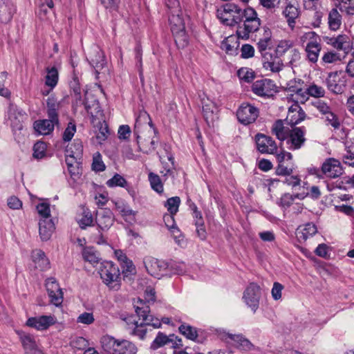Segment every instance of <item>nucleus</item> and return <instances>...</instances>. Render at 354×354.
Masks as SVG:
<instances>
[{
    "instance_id": "52",
    "label": "nucleus",
    "mask_w": 354,
    "mask_h": 354,
    "mask_svg": "<svg viewBox=\"0 0 354 354\" xmlns=\"http://www.w3.org/2000/svg\"><path fill=\"white\" fill-rule=\"evenodd\" d=\"M221 337L225 340L227 343H231L234 346H240L243 342V337L241 335H233L229 333L223 332L221 335Z\"/></svg>"
},
{
    "instance_id": "19",
    "label": "nucleus",
    "mask_w": 354,
    "mask_h": 354,
    "mask_svg": "<svg viewBox=\"0 0 354 354\" xmlns=\"http://www.w3.org/2000/svg\"><path fill=\"white\" fill-rule=\"evenodd\" d=\"M260 26V19L257 17L256 11L248 7L245 8V39L246 34L253 32L259 30Z\"/></svg>"
},
{
    "instance_id": "51",
    "label": "nucleus",
    "mask_w": 354,
    "mask_h": 354,
    "mask_svg": "<svg viewBox=\"0 0 354 354\" xmlns=\"http://www.w3.org/2000/svg\"><path fill=\"white\" fill-rule=\"evenodd\" d=\"M128 185L127 181L121 175L115 174L111 179L106 181V185L109 187H126Z\"/></svg>"
},
{
    "instance_id": "34",
    "label": "nucleus",
    "mask_w": 354,
    "mask_h": 354,
    "mask_svg": "<svg viewBox=\"0 0 354 354\" xmlns=\"http://www.w3.org/2000/svg\"><path fill=\"white\" fill-rule=\"evenodd\" d=\"M83 153V145L78 140H75L71 147H67L66 149V158H71L75 160H80Z\"/></svg>"
},
{
    "instance_id": "48",
    "label": "nucleus",
    "mask_w": 354,
    "mask_h": 354,
    "mask_svg": "<svg viewBox=\"0 0 354 354\" xmlns=\"http://www.w3.org/2000/svg\"><path fill=\"white\" fill-rule=\"evenodd\" d=\"M258 49L263 58L264 53H272L271 52L266 51L268 47L271 45V32L269 30H265V37L260 39L258 42Z\"/></svg>"
},
{
    "instance_id": "63",
    "label": "nucleus",
    "mask_w": 354,
    "mask_h": 354,
    "mask_svg": "<svg viewBox=\"0 0 354 354\" xmlns=\"http://www.w3.org/2000/svg\"><path fill=\"white\" fill-rule=\"evenodd\" d=\"M337 8L348 15H354V6L351 3H338Z\"/></svg>"
},
{
    "instance_id": "18",
    "label": "nucleus",
    "mask_w": 354,
    "mask_h": 354,
    "mask_svg": "<svg viewBox=\"0 0 354 354\" xmlns=\"http://www.w3.org/2000/svg\"><path fill=\"white\" fill-rule=\"evenodd\" d=\"M26 118V114L21 109L14 104H10L8 110V118L13 129H21L22 123Z\"/></svg>"
},
{
    "instance_id": "36",
    "label": "nucleus",
    "mask_w": 354,
    "mask_h": 354,
    "mask_svg": "<svg viewBox=\"0 0 354 354\" xmlns=\"http://www.w3.org/2000/svg\"><path fill=\"white\" fill-rule=\"evenodd\" d=\"M215 110V104L212 102L203 105V117L209 126L213 124L214 120L217 118Z\"/></svg>"
},
{
    "instance_id": "38",
    "label": "nucleus",
    "mask_w": 354,
    "mask_h": 354,
    "mask_svg": "<svg viewBox=\"0 0 354 354\" xmlns=\"http://www.w3.org/2000/svg\"><path fill=\"white\" fill-rule=\"evenodd\" d=\"M174 335H170L169 337L163 334L161 332H158L156 337L151 344V348L156 350L170 342H174Z\"/></svg>"
},
{
    "instance_id": "20",
    "label": "nucleus",
    "mask_w": 354,
    "mask_h": 354,
    "mask_svg": "<svg viewBox=\"0 0 354 354\" xmlns=\"http://www.w3.org/2000/svg\"><path fill=\"white\" fill-rule=\"evenodd\" d=\"M328 89L335 94H342L346 88L344 82L342 80L338 72L330 73L326 79Z\"/></svg>"
},
{
    "instance_id": "10",
    "label": "nucleus",
    "mask_w": 354,
    "mask_h": 354,
    "mask_svg": "<svg viewBox=\"0 0 354 354\" xmlns=\"http://www.w3.org/2000/svg\"><path fill=\"white\" fill-rule=\"evenodd\" d=\"M239 39H243V29L241 26H239L236 35H232L227 37L221 43V48L227 54L236 55L239 50L241 51V57L243 58V45L239 48Z\"/></svg>"
},
{
    "instance_id": "2",
    "label": "nucleus",
    "mask_w": 354,
    "mask_h": 354,
    "mask_svg": "<svg viewBox=\"0 0 354 354\" xmlns=\"http://www.w3.org/2000/svg\"><path fill=\"white\" fill-rule=\"evenodd\" d=\"M138 303L140 305L135 306V310L137 315L142 319V322L139 324L132 316L127 317L126 321L130 328L133 327L131 334L143 339L147 333L145 326H151L155 328H158L161 326V322L159 319L150 314L149 306L146 304V302L139 299Z\"/></svg>"
},
{
    "instance_id": "35",
    "label": "nucleus",
    "mask_w": 354,
    "mask_h": 354,
    "mask_svg": "<svg viewBox=\"0 0 354 354\" xmlns=\"http://www.w3.org/2000/svg\"><path fill=\"white\" fill-rule=\"evenodd\" d=\"M288 89L293 93L290 95V99L295 102V104H304L308 99V93L307 89L305 91L301 88H296L290 86Z\"/></svg>"
},
{
    "instance_id": "12",
    "label": "nucleus",
    "mask_w": 354,
    "mask_h": 354,
    "mask_svg": "<svg viewBox=\"0 0 354 354\" xmlns=\"http://www.w3.org/2000/svg\"><path fill=\"white\" fill-rule=\"evenodd\" d=\"M306 128L301 127H292L286 140L288 148L290 150H297L301 149L306 142Z\"/></svg>"
},
{
    "instance_id": "43",
    "label": "nucleus",
    "mask_w": 354,
    "mask_h": 354,
    "mask_svg": "<svg viewBox=\"0 0 354 354\" xmlns=\"http://www.w3.org/2000/svg\"><path fill=\"white\" fill-rule=\"evenodd\" d=\"M47 75L46 76L45 84L53 89L57 84L59 79V74L57 69L53 66L52 68H46Z\"/></svg>"
},
{
    "instance_id": "30",
    "label": "nucleus",
    "mask_w": 354,
    "mask_h": 354,
    "mask_svg": "<svg viewBox=\"0 0 354 354\" xmlns=\"http://www.w3.org/2000/svg\"><path fill=\"white\" fill-rule=\"evenodd\" d=\"M55 230V224L52 219H40L39 223V232L43 241H48Z\"/></svg>"
},
{
    "instance_id": "7",
    "label": "nucleus",
    "mask_w": 354,
    "mask_h": 354,
    "mask_svg": "<svg viewBox=\"0 0 354 354\" xmlns=\"http://www.w3.org/2000/svg\"><path fill=\"white\" fill-rule=\"evenodd\" d=\"M217 17L225 25L233 26H240L243 18V11L234 3H227L223 8L217 10Z\"/></svg>"
},
{
    "instance_id": "14",
    "label": "nucleus",
    "mask_w": 354,
    "mask_h": 354,
    "mask_svg": "<svg viewBox=\"0 0 354 354\" xmlns=\"http://www.w3.org/2000/svg\"><path fill=\"white\" fill-rule=\"evenodd\" d=\"M321 173L327 178H336L342 175L344 169L338 160L328 158L322 163Z\"/></svg>"
},
{
    "instance_id": "3",
    "label": "nucleus",
    "mask_w": 354,
    "mask_h": 354,
    "mask_svg": "<svg viewBox=\"0 0 354 354\" xmlns=\"http://www.w3.org/2000/svg\"><path fill=\"white\" fill-rule=\"evenodd\" d=\"M61 102L55 97L50 96L46 100V114L48 119L39 120L34 122L33 127L35 131L41 135H49L54 130L55 126L59 125V111Z\"/></svg>"
},
{
    "instance_id": "60",
    "label": "nucleus",
    "mask_w": 354,
    "mask_h": 354,
    "mask_svg": "<svg viewBox=\"0 0 354 354\" xmlns=\"http://www.w3.org/2000/svg\"><path fill=\"white\" fill-rule=\"evenodd\" d=\"M340 55L333 51H328L323 55L322 57V62L324 64H333L338 61H340Z\"/></svg>"
},
{
    "instance_id": "23",
    "label": "nucleus",
    "mask_w": 354,
    "mask_h": 354,
    "mask_svg": "<svg viewBox=\"0 0 354 354\" xmlns=\"http://www.w3.org/2000/svg\"><path fill=\"white\" fill-rule=\"evenodd\" d=\"M87 59L97 73H99V71L102 69L106 64L104 53L98 46H93L91 48Z\"/></svg>"
},
{
    "instance_id": "28",
    "label": "nucleus",
    "mask_w": 354,
    "mask_h": 354,
    "mask_svg": "<svg viewBox=\"0 0 354 354\" xmlns=\"http://www.w3.org/2000/svg\"><path fill=\"white\" fill-rule=\"evenodd\" d=\"M15 12V7L11 0H0V21L9 22Z\"/></svg>"
},
{
    "instance_id": "5",
    "label": "nucleus",
    "mask_w": 354,
    "mask_h": 354,
    "mask_svg": "<svg viewBox=\"0 0 354 354\" xmlns=\"http://www.w3.org/2000/svg\"><path fill=\"white\" fill-rule=\"evenodd\" d=\"M100 342L104 354H136L137 352L135 344L126 339L118 340L105 335L101 338Z\"/></svg>"
},
{
    "instance_id": "13",
    "label": "nucleus",
    "mask_w": 354,
    "mask_h": 354,
    "mask_svg": "<svg viewBox=\"0 0 354 354\" xmlns=\"http://www.w3.org/2000/svg\"><path fill=\"white\" fill-rule=\"evenodd\" d=\"M261 291L259 286L251 283L246 288L245 303L252 313H255L259 306Z\"/></svg>"
},
{
    "instance_id": "37",
    "label": "nucleus",
    "mask_w": 354,
    "mask_h": 354,
    "mask_svg": "<svg viewBox=\"0 0 354 354\" xmlns=\"http://www.w3.org/2000/svg\"><path fill=\"white\" fill-rule=\"evenodd\" d=\"M259 116V110L257 107L246 104L245 105V125L254 122Z\"/></svg>"
},
{
    "instance_id": "47",
    "label": "nucleus",
    "mask_w": 354,
    "mask_h": 354,
    "mask_svg": "<svg viewBox=\"0 0 354 354\" xmlns=\"http://www.w3.org/2000/svg\"><path fill=\"white\" fill-rule=\"evenodd\" d=\"M172 34L174 37L175 43L178 48H184L188 45L189 38L185 29Z\"/></svg>"
},
{
    "instance_id": "45",
    "label": "nucleus",
    "mask_w": 354,
    "mask_h": 354,
    "mask_svg": "<svg viewBox=\"0 0 354 354\" xmlns=\"http://www.w3.org/2000/svg\"><path fill=\"white\" fill-rule=\"evenodd\" d=\"M321 118L327 126H331L334 129H338L341 126L340 120L338 116L333 111V109L324 116H321Z\"/></svg>"
},
{
    "instance_id": "42",
    "label": "nucleus",
    "mask_w": 354,
    "mask_h": 354,
    "mask_svg": "<svg viewBox=\"0 0 354 354\" xmlns=\"http://www.w3.org/2000/svg\"><path fill=\"white\" fill-rule=\"evenodd\" d=\"M300 59V52L293 45L292 47L289 49L282 60H283V62H285L286 64L292 66L294 64L297 63Z\"/></svg>"
},
{
    "instance_id": "1",
    "label": "nucleus",
    "mask_w": 354,
    "mask_h": 354,
    "mask_svg": "<svg viewBox=\"0 0 354 354\" xmlns=\"http://www.w3.org/2000/svg\"><path fill=\"white\" fill-rule=\"evenodd\" d=\"M157 133L149 115L145 111L140 112L136 120L133 129V134L140 150L145 153L155 150L158 141Z\"/></svg>"
},
{
    "instance_id": "26",
    "label": "nucleus",
    "mask_w": 354,
    "mask_h": 354,
    "mask_svg": "<svg viewBox=\"0 0 354 354\" xmlns=\"http://www.w3.org/2000/svg\"><path fill=\"white\" fill-rule=\"evenodd\" d=\"M306 117V113L297 104H294L288 109L286 120L291 127H294L302 122Z\"/></svg>"
},
{
    "instance_id": "31",
    "label": "nucleus",
    "mask_w": 354,
    "mask_h": 354,
    "mask_svg": "<svg viewBox=\"0 0 354 354\" xmlns=\"http://www.w3.org/2000/svg\"><path fill=\"white\" fill-rule=\"evenodd\" d=\"M290 131V129L288 127L284 126L281 120L275 121L271 127L272 133L280 141L287 140Z\"/></svg>"
},
{
    "instance_id": "64",
    "label": "nucleus",
    "mask_w": 354,
    "mask_h": 354,
    "mask_svg": "<svg viewBox=\"0 0 354 354\" xmlns=\"http://www.w3.org/2000/svg\"><path fill=\"white\" fill-rule=\"evenodd\" d=\"M174 215V214L168 213L165 214L163 216L165 225L171 232H172V230H174V228H178L175 223Z\"/></svg>"
},
{
    "instance_id": "55",
    "label": "nucleus",
    "mask_w": 354,
    "mask_h": 354,
    "mask_svg": "<svg viewBox=\"0 0 354 354\" xmlns=\"http://www.w3.org/2000/svg\"><path fill=\"white\" fill-rule=\"evenodd\" d=\"M308 93L309 95L315 97H324L325 95V90L323 87L318 86L315 84H312L307 88Z\"/></svg>"
},
{
    "instance_id": "59",
    "label": "nucleus",
    "mask_w": 354,
    "mask_h": 354,
    "mask_svg": "<svg viewBox=\"0 0 354 354\" xmlns=\"http://www.w3.org/2000/svg\"><path fill=\"white\" fill-rule=\"evenodd\" d=\"M76 132V125L73 122H70L68 124L66 129L64 130L63 133V140L65 142L71 140L75 133Z\"/></svg>"
},
{
    "instance_id": "15",
    "label": "nucleus",
    "mask_w": 354,
    "mask_h": 354,
    "mask_svg": "<svg viewBox=\"0 0 354 354\" xmlns=\"http://www.w3.org/2000/svg\"><path fill=\"white\" fill-rule=\"evenodd\" d=\"M45 286L50 303L56 306H61L63 302V292L55 278H48Z\"/></svg>"
},
{
    "instance_id": "25",
    "label": "nucleus",
    "mask_w": 354,
    "mask_h": 354,
    "mask_svg": "<svg viewBox=\"0 0 354 354\" xmlns=\"http://www.w3.org/2000/svg\"><path fill=\"white\" fill-rule=\"evenodd\" d=\"M328 44L337 50H342L345 53H348L353 47L351 40L346 35H339L335 37L330 38Z\"/></svg>"
},
{
    "instance_id": "46",
    "label": "nucleus",
    "mask_w": 354,
    "mask_h": 354,
    "mask_svg": "<svg viewBox=\"0 0 354 354\" xmlns=\"http://www.w3.org/2000/svg\"><path fill=\"white\" fill-rule=\"evenodd\" d=\"M178 330L182 335L189 339L196 340L198 337L196 328L189 324L185 323L182 324L179 326Z\"/></svg>"
},
{
    "instance_id": "6",
    "label": "nucleus",
    "mask_w": 354,
    "mask_h": 354,
    "mask_svg": "<svg viewBox=\"0 0 354 354\" xmlns=\"http://www.w3.org/2000/svg\"><path fill=\"white\" fill-rule=\"evenodd\" d=\"M99 274L102 281L110 289L118 290L120 288V272L118 266L112 261L101 263Z\"/></svg>"
},
{
    "instance_id": "40",
    "label": "nucleus",
    "mask_w": 354,
    "mask_h": 354,
    "mask_svg": "<svg viewBox=\"0 0 354 354\" xmlns=\"http://www.w3.org/2000/svg\"><path fill=\"white\" fill-rule=\"evenodd\" d=\"M20 340L25 350V353L37 347L35 338L32 335L21 333H20Z\"/></svg>"
},
{
    "instance_id": "39",
    "label": "nucleus",
    "mask_w": 354,
    "mask_h": 354,
    "mask_svg": "<svg viewBox=\"0 0 354 354\" xmlns=\"http://www.w3.org/2000/svg\"><path fill=\"white\" fill-rule=\"evenodd\" d=\"M169 21L172 33L185 29L184 20L178 14H172L169 17Z\"/></svg>"
},
{
    "instance_id": "49",
    "label": "nucleus",
    "mask_w": 354,
    "mask_h": 354,
    "mask_svg": "<svg viewBox=\"0 0 354 354\" xmlns=\"http://www.w3.org/2000/svg\"><path fill=\"white\" fill-rule=\"evenodd\" d=\"M149 180L151 188L156 192L160 194L163 192V185L160 176L153 172L149 174Z\"/></svg>"
},
{
    "instance_id": "54",
    "label": "nucleus",
    "mask_w": 354,
    "mask_h": 354,
    "mask_svg": "<svg viewBox=\"0 0 354 354\" xmlns=\"http://www.w3.org/2000/svg\"><path fill=\"white\" fill-rule=\"evenodd\" d=\"M93 219L91 212L88 209H84L82 218L78 220V223L82 229H85L93 224Z\"/></svg>"
},
{
    "instance_id": "29",
    "label": "nucleus",
    "mask_w": 354,
    "mask_h": 354,
    "mask_svg": "<svg viewBox=\"0 0 354 354\" xmlns=\"http://www.w3.org/2000/svg\"><path fill=\"white\" fill-rule=\"evenodd\" d=\"M317 232L316 225L313 223H308L299 226L296 231V236L298 240L305 241L308 238L315 235Z\"/></svg>"
},
{
    "instance_id": "22",
    "label": "nucleus",
    "mask_w": 354,
    "mask_h": 354,
    "mask_svg": "<svg viewBox=\"0 0 354 354\" xmlns=\"http://www.w3.org/2000/svg\"><path fill=\"white\" fill-rule=\"evenodd\" d=\"M114 217L110 209H101L97 212L95 222L102 231L109 230L113 224Z\"/></svg>"
},
{
    "instance_id": "50",
    "label": "nucleus",
    "mask_w": 354,
    "mask_h": 354,
    "mask_svg": "<svg viewBox=\"0 0 354 354\" xmlns=\"http://www.w3.org/2000/svg\"><path fill=\"white\" fill-rule=\"evenodd\" d=\"M180 203V198L178 196H174L167 200L165 206L167 207L169 213L176 214L178 211Z\"/></svg>"
},
{
    "instance_id": "17",
    "label": "nucleus",
    "mask_w": 354,
    "mask_h": 354,
    "mask_svg": "<svg viewBox=\"0 0 354 354\" xmlns=\"http://www.w3.org/2000/svg\"><path fill=\"white\" fill-rule=\"evenodd\" d=\"M257 149L261 153L275 154L277 152V146L275 141L270 136L262 133L256 136Z\"/></svg>"
},
{
    "instance_id": "27",
    "label": "nucleus",
    "mask_w": 354,
    "mask_h": 354,
    "mask_svg": "<svg viewBox=\"0 0 354 354\" xmlns=\"http://www.w3.org/2000/svg\"><path fill=\"white\" fill-rule=\"evenodd\" d=\"M65 161L71 179L73 183H76L80 179L82 174L81 162L78 160L71 158H66Z\"/></svg>"
},
{
    "instance_id": "21",
    "label": "nucleus",
    "mask_w": 354,
    "mask_h": 354,
    "mask_svg": "<svg viewBox=\"0 0 354 354\" xmlns=\"http://www.w3.org/2000/svg\"><path fill=\"white\" fill-rule=\"evenodd\" d=\"M55 323V318L51 315H41L28 319L26 325L38 330H44L48 328Z\"/></svg>"
},
{
    "instance_id": "16",
    "label": "nucleus",
    "mask_w": 354,
    "mask_h": 354,
    "mask_svg": "<svg viewBox=\"0 0 354 354\" xmlns=\"http://www.w3.org/2000/svg\"><path fill=\"white\" fill-rule=\"evenodd\" d=\"M143 263L147 272L150 275L157 278L162 275L163 272L167 268V263L166 262L152 257H145Z\"/></svg>"
},
{
    "instance_id": "58",
    "label": "nucleus",
    "mask_w": 354,
    "mask_h": 354,
    "mask_svg": "<svg viewBox=\"0 0 354 354\" xmlns=\"http://www.w3.org/2000/svg\"><path fill=\"white\" fill-rule=\"evenodd\" d=\"M313 106L317 109L322 116H324L325 114L328 113L333 109L332 107L330 106L326 102L321 100H318L313 102Z\"/></svg>"
},
{
    "instance_id": "8",
    "label": "nucleus",
    "mask_w": 354,
    "mask_h": 354,
    "mask_svg": "<svg viewBox=\"0 0 354 354\" xmlns=\"http://www.w3.org/2000/svg\"><path fill=\"white\" fill-rule=\"evenodd\" d=\"M277 87L274 82L270 79H260L252 84H245V96H248L252 92L259 97H271L277 91Z\"/></svg>"
},
{
    "instance_id": "44",
    "label": "nucleus",
    "mask_w": 354,
    "mask_h": 354,
    "mask_svg": "<svg viewBox=\"0 0 354 354\" xmlns=\"http://www.w3.org/2000/svg\"><path fill=\"white\" fill-rule=\"evenodd\" d=\"M285 17L287 19L288 25L293 27L295 19L299 16V10L292 5H288L283 12Z\"/></svg>"
},
{
    "instance_id": "56",
    "label": "nucleus",
    "mask_w": 354,
    "mask_h": 354,
    "mask_svg": "<svg viewBox=\"0 0 354 354\" xmlns=\"http://www.w3.org/2000/svg\"><path fill=\"white\" fill-rule=\"evenodd\" d=\"M46 145L43 142H37L33 147V156L35 158H42L46 153Z\"/></svg>"
},
{
    "instance_id": "24",
    "label": "nucleus",
    "mask_w": 354,
    "mask_h": 354,
    "mask_svg": "<svg viewBox=\"0 0 354 354\" xmlns=\"http://www.w3.org/2000/svg\"><path fill=\"white\" fill-rule=\"evenodd\" d=\"M91 123L95 127L98 129V133L96 135V138L98 142L101 144L106 140L109 135V129L108 124L102 118L100 119L98 115H91Z\"/></svg>"
},
{
    "instance_id": "32",
    "label": "nucleus",
    "mask_w": 354,
    "mask_h": 354,
    "mask_svg": "<svg viewBox=\"0 0 354 354\" xmlns=\"http://www.w3.org/2000/svg\"><path fill=\"white\" fill-rule=\"evenodd\" d=\"M115 208L126 221L131 222L135 221L136 212L133 210L129 205L123 202H118L115 203Z\"/></svg>"
},
{
    "instance_id": "11",
    "label": "nucleus",
    "mask_w": 354,
    "mask_h": 354,
    "mask_svg": "<svg viewBox=\"0 0 354 354\" xmlns=\"http://www.w3.org/2000/svg\"><path fill=\"white\" fill-rule=\"evenodd\" d=\"M278 162V166L276 169L277 175L289 176L293 172L292 155L288 151L282 150L280 153H275Z\"/></svg>"
},
{
    "instance_id": "61",
    "label": "nucleus",
    "mask_w": 354,
    "mask_h": 354,
    "mask_svg": "<svg viewBox=\"0 0 354 354\" xmlns=\"http://www.w3.org/2000/svg\"><path fill=\"white\" fill-rule=\"evenodd\" d=\"M37 210L38 214L42 217L41 219L50 218V210L49 204L46 203H41L37 205Z\"/></svg>"
},
{
    "instance_id": "33",
    "label": "nucleus",
    "mask_w": 354,
    "mask_h": 354,
    "mask_svg": "<svg viewBox=\"0 0 354 354\" xmlns=\"http://www.w3.org/2000/svg\"><path fill=\"white\" fill-rule=\"evenodd\" d=\"M342 15L337 10V8H333L330 10L328 16V24L330 30H337L342 25Z\"/></svg>"
},
{
    "instance_id": "62",
    "label": "nucleus",
    "mask_w": 354,
    "mask_h": 354,
    "mask_svg": "<svg viewBox=\"0 0 354 354\" xmlns=\"http://www.w3.org/2000/svg\"><path fill=\"white\" fill-rule=\"evenodd\" d=\"M71 345L73 348L78 350H84L88 346V342L85 338L78 337L71 342Z\"/></svg>"
},
{
    "instance_id": "53",
    "label": "nucleus",
    "mask_w": 354,
    "mask_h": 354,
    "mask_svg": "<svg viewBox=\"0 0 354 354\" xmlns=\"http://www.w3.org/2000/svg\"><path fill=\"white\" fill-rule=\"evenodd\" d=\"M305 196L306 195L304 194H297L295 195L286 194L281 198L280 203L282 207H288L292 204L295 198L303 199Z\"/></svg>"
},
{
    "instance_id": "57",
    "label": "nucleus",
    "mask_w": 354,
    "mask_h": 354,
    "mask_svg": "<svg viewBox=\"0 0 354 354\" xmlns=\"http://www.w3.org/2000/svg\"><path fill=\"white\" fill-rule=\"evenodd\" d=\"M105 165L102 160L101 155L99 152L96 153L93 156V160L92 163V169L95 171H103L105 170Z\"/></svg>"
},
{
    "instance_id": "4",
    "label": "nucleus",
    "mask_w": 354,
    "mask_h": 354,
    "mask_svg": "<svg viewBox=\"0 0 354 354\" xmlns=\"http://www.w3.org/2000/svg\"><path fill=\"white\" fill-rule=\"evenodd\" d=\"M293 45V41L290 40L279 41L274 51V53L263 54V67L273 73L281 71L283 67V60L282 59Z\"/></svg>"
},
{
    "instance_id": "9",
    "label": "nucleus",
    "mask_w": 354,
    "mask_h": 354,
    "mask_svg": "<svg viewBox=\"0 0 354 354\" xmlns=\"http://www.w3.org/2000/svg\"><path fill=\"white\" fill-rule=\"evenodd\" d=\"M302 41H306L305 53L308 62L315 64L318 61L319 55L322 50L320 37L313 31L306 32L302 38Z\"/></svg>"
},
{
    "instance_id": "41",
    "label": "nucleus",
    "mask_w": 354,
    "mask_h": 354,
    "mask_svg": "<svg viewBox=\"0 0 354 354\" xmlns=\"http://www.w3.org/2000/svg\"><path fill=\"white\" fill-rule=\"evenodd\" d=\"M82 257L85 261L93 265L97 263L100 259L97 251L93 247H86L82 250Z\"/></svg>"
}]
</instances>
